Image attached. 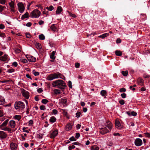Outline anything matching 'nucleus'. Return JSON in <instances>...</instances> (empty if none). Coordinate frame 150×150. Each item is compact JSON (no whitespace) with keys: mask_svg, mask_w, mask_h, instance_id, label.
I'll return each mask as SVG.
<instances>
[{"mask_svg":"<svg viewBox=\"0 0 150 150\" xmlns=\"http://www.w3.org/2000/svg\"><path fill=\"white\" fill-rule=\"evenodd\" d=\"M53 87H57L63 91L65 88L67 87L66 83L62 80H57L52 82Z\"/></svg>","mask_w":150,"mask_h":150,"instance_id":"nucleus-1","label":"nucleus"},{"mask_svg":"<svg viewBox=\"0 0 150 150\" xmlns=\"http://www.w3.org/2000/svg\"><path fill=\"white\" fill-rule=\"evenodd\" d=\"M61 76H62V74L59 72L51 74L49 75L47 78V80L49 81L52 80L56 79L59 78Z\"/></svg>","mask_w":150,"mask_h":150,"instance_id":"nucleus-2","label":"nucleus"},{"mask_svg":"<svg viewBox=\"0 0 150 150\" xmlns=\"http://www.w3.org/2000/svg\"><path fill=\"white\" fill-rule=\"evenodd\" d=\"M40 12L38 9L34 10L30 13L32 18H38L40 15Z\"/></svg>","mask_w":150,"mask_h":150,"instance_id":"nucleus-3","label":"nucleus"},{"mask_svg":"<svg viewBox=\"0 0 150 150\" xmlns=\"http://www.w3.org/2000/svg\"><path fill=\"white\" fill-rule=\"evenodd\" d=\"M14 106L16 109H18L19 108L23 109L25 108V105L23 102L21 101L16 102L15 103Z\"/></svg>","mask_w":150,"mask_h":150,"instance_id":"nucleus-4","label":"nucleus"},{"mask_svg":"<svg viewBox=\"0 0 150 150\" xmlns=\"http://www.w3.org/2000/svg\"><path fill=\"white\" fill-rule=\"evenodd\" d=\"M18 6V9L19 12L22 13L24 11L25 8L23 5V3L22 2H20L17 4Z\"/></svg>","mask_w":150,"mask_h":150,"instance_id":"nucleus-5","label":"nucleus"},{"mask_svg":"<svg viewBox=\"0 0 150 150\" xmlns=\"http://www.w3.org/2000/svg\"><path fill=\"white\" fill-rule=\"evenodd\" d=\"M25 56L28 60L30 62H35L36 61V58L33 57L32 56L29 54H27Z\"/></svg>","mask_w":150,"mask_h":150,"instance_id":"nucleus-6","label":"nucleus"},{"mask_svg":"<svg viewBox=\"0 0 150 150\" xmlns=\"http://www.w3.org/2000/svg\"><path fill=\"white\" fill-rule=\"evenodd\" d=\"M134 144L137 146H139L142 144V140L139 138H137L135 140Z\"/></svg>","mask_w":150,"mask_h":150,"instance_id":"nucleus-7","label":"nucleus"},{"mask_svg":"<svg viewBox=\"0 0 150 150\" xmlns=\"http://www.w3.org/2000/svg\"><path fill=\"white\" fill-rule=\"evenodd\" d=\"M22 95L26 99H28L29 98V93L26 91L24 89H23V91L21 92Z\"/></svg>","mask_w":150,"mask_h":150,"instance_id":"nucleus-8","label":"nucleus"},{"mask_svg":"<svg viewBox=\"0 0 150 150\" xmlns=\"http://www.w3.org/2000/svg\"><path fill=\"white\" fill-rule=\"evenodd\" d=\"M100 133L102 134H104L109 132V131L106 127L101 128L100 129Z\"/></svg>","mask_w":150,"mask_h":150,"instance_id":"nucleus-9","label":"nucleus"},{"mask_svg":"<svg viewBox=\"0 0 150 150\" xmlns=\"http://www.w3.org/2000/svg\"><path fill=\"white\" fill-rule=\"evenodd\" d=\"M115 124L116 127L118 129H121L123 127V126L121 125L120 121L117 119L115 120Z\"/></svg>","mask_w":150,"mask_h":150,"instance_id":"nucleus-10","label":"nucleus"},{"mask_svg":"<svg viewBox=\"0 0 150 150\" xmlns=\"http://www.w3.org/2000/svg\"><path fill=\"white\" fill-rule=\"evenodd\" d=\"M9 5L10 6V7H11V11L14 13H15L16 11L14 9L15 8V7L14 3L13 1L11 0V2L9 3Z\"/></svg>","mask_w":150,"mask_h":150,"instance_id":"nucleus-11","label":"nucleus"},{"mask_svg":"<svg viewBox=\"0 0 150 150\" xmlns=\"http://www.w3.org/2000/svg\"><path fill=\"white\" fill-rule=\"evenodd\" d=\"M7 136V134L3 131H0V138L2 139H5Z\"/></svg>","mask_w":150,"mask_h":150,"instance_id":"nucleus-12","label":"nucleus"},{"mask_svg":"<svg viewBox=\"0 0 150 150\" xmlns=\"http://www.w3.org/2000/svg\"><path fill=\"white\" fill-rule=\"evenodd\" d=\"M58 131L57 130H55L50 134V137L51 138L54 139L58 134Z\"/></svg>","mask_w":150,"mask_h":150,"instance_id":"nucleus-13","label":"nucleus"},{"mask_svg":"<svg viewBox=\"0 0 150 150\" xmlns=\"http://www.w3.org/2000/svg\"><path fill=\"white\" fill-rule=\"evenodd\" d=\"M10 145L11 149V150H16V149L17 145L15 143L11 142Z\"/></svg>","mask_w":150,"mask_h":150,"instance_id":"nucleus-14","label":"nucleus"},{"mask_svg":"<svg viewBox=\"0 0 150 150\" xmlns=\"http://www.w3.org/2000/svg\"><path fill=\"white\" fill-rule=\"evenodd\" d=\"M105 125L108 127L110 130H111L112 128V124L110 121H108L106 123Z\"/></svg>","mask_w":150,"mask_h":150,"instance_id":"nucleus-15","label":"nucleus"},{"mask_svg":"<svg viewBox=\"0 0 150 150\" xmlns=\"http://www.w3.org/2000/svg\"><path fill=\"white\" fill-rule=\"evenodd\" d=\"M56 51H54L51 53V54L50 55V58L51 59H52L50 60L51 62H54V60H54L55 59V57L54 56V55Z\"/></svg>","mask_w":150,"mask_h":150,"instance_id":"nucleus-16","label":"nucleus"},{"mask_svg":"<svg viewBox=\"0 0 150 150\" xmlns=\"http://www.w3.org/2000/svg\"><path fill=\"white\" fill-rule=\"evenodd\" d=\"M9 125L11 128H14L15 126V122L14 120H11L9 122Z\"/></svg>","mask_w":150,"mask_h":150,"instance_id":"nucleus-17","label":"nucleus"},{"mask_svg":"<svg viewBox=\"0 0 150 150\" xmlns=\"http://www.w3.org/2000/svg\"><path fill=\"white\" fill-rule=\"evenodd\" d=\"M62 11V7L61 6H59L57 7V10L56 11V14H59Z\"/></svg>","mask_w":150,"mask_h":150,"instance_id":"nucleus-18","label":"nucleus"},{"mask_svg":"<svg viewBox=\"0 0 150 150\" xmlns=\"http://www.w3.org/2000/svg\"><path fill=\"white\" fill-rule=\"evenodd\" d=\"M139 84L141 86H143L144 84V80L141 78H139L137 80Z\"/></svg>","mask_w":150,"mask_h":150,"instance_id":"nucleus-19","label":"nucleus"},{"mask_svg":"<svg viewBox=\"0 0 150 150\" xmlns=\"http://www.w3.org/2000/svg\"><path fill=\"white\" fill-rule=\"evenodd\" d=\"M29 18V13L28 12H26L25 14L23 15L21 17L22 20H23L25 18Z\"/></svg>","mask_w":150,"mask_h":150,"instance_id":"nucleus-20","label":"nucleus"},{"mask_svg":"<svg viewBox=\"0 0 150 150\" xmlns=\"http://www.w3.org/2000/svg\"><path fill=\"white\" fill-rule=\"evenodd\" d=\"M57 120V119L54 116H52L50 117L49 120V121L50 122L52 123H53L55 122Z\"/></svg>","mask_w":150,"mask_h":150,"instance_id":"nucleus-21","label":"nucleus"},{"mask_svg":"<svg viewBox=\"0 0 150 150\" xmlns=\"http://www.w3.org/2000/svg\"><path fill=\"white\" fill-rule=\"evenodd\" d=\"M8 55L6 54H5L4 56H1L2 61L4 62L6 61L8 59Z\"/></svg>","mask_w":150,"mask_h":150,"instance_id":"nucleus-22","label":"nucleus"},{"mask_svg":"<svg viewBox=\"0 0 150 150\" xmlns=\"http://www.w3.org/2000/svg\"><path fill=\"white\" fill-rule=\"evenodd\" d=\"M66 130H70L72 128V125L70 123L68 124L66 126Z\"/></svg>","mask_w":150,"mask_h":150,"instance_id":"nucleus-23","label":"nucleus"},{"mask_svg":"<svg viewBox=\"0 0 150 150\" xmlns=\"http://www.w3.org/2000/svg\"><path fill=\"white\" fill-rule=\"evenodd\" d=\"M109 35V34L108 33H105L101 35H100L98 37L102 38V39H103L105 37H106L107 36H108Z\"/></svg>","mask_w":150,"mask_h":150,"instance_id":"nucleus-24","label":"nucleus"},{"mask_svg":"<svg viewBox=\"0 0 150 150\" xmlns=\"http://www.w3.org/2000/svg\"><path fill=\"white\" fill-rule=\"evenodd\" d=\"M51 29L54 31H56L57 30V27L54 24H53L50 27Z\"/></svg>","mask_w":150,"mask_h":150,"instance_id":"nucleus-25","label":"nucleus"},{"mask_svg":"<svg viewBox=\"0 0 150 150\" xmlns=\"http://www.w3.org/2000/svg\"><path fill=\"white\" fill-rule=\"evenodd\" d=\"M9 121L8 119L6 120L4 122H3V123L0 125L1 127H3L4 126H6Z\"/></svg>","mask_w":150,"mask_h":150,"instance_id":"nucleus-26","label":"nucleus"},{"mask_svg":"<svg viewBox=\"0 0 150 150\" xmlns=\"http://www.w3.org/2000/svg\"><path fill=\"white\" fill-rule=\"evenodd\" d=\"M115 54L117 56H121L122 55V52L118 50H117L115 51Z\"/></svg>","mask_w":150,"mask_h":150,"instance_id":"nucleus-27","label":"nucleus"},{"mask_svg":"<svg viewBox=\"0 0 150 150\" xmlns=\"http://www.w3.org/2000/svg\"><path fill=\"white\" fill-rule=\"evenodd\" d=\"M35 44L37 48L38 49H41V48L42 47L40 43L35 42Z\"/></svg>","mask_w":150,"mask_h":150,"instance_id":"nucleus-28","label":"nucleus"},{"mask_svg":"<svg viewBox=\"0 0 150 150\" xmlns=\"http://www.w3.org/2000/svg\"><path fill=\"white\" fill-rule=\"evenodd\" d=\"M100 94L102 96H104L106 94L107 92L105 90H103L101 91Z\"/></svg>","mask_w":150,"mask_h":150,"instance_id":"nucleus-29","label":"nucleus"},{"mask_svg":"<svg viewBox=\"0 0 150 150\" xmlns=\"http://www.w3.org/2000/svg\"><path fill=\"white\" fill-rule=\"evenodd\" d=\"M91 150H99V148L96 146L93 145L91 147Z\"/></svg>","mask_w":150,"mask_h":150,"instance_id":"nucleus-30","label":"nucleus"},{"mask_svg":"<svg viewBox=\"0 0 150 150\" xmlns=\"http://www.w3.org/2000/svg\"><path fill=\"white\" fill-rule=\"evenodd\" d=\"M62 112L63 113V115L66 116L67 118H68V113L64 110H62Z\"/></svg>","mask_w":150,"mask_h":150,"instance_id":"nucleus-31","label":"nucleus"},{"mask_svg":"<svg viewBox=\"0 0 150 150\" xmlns=\"http://www.w3.org/2000/svg\"><path fill=\"white\" fill-rule=\"evenodd\" d=\"M54 93L56 94H60L61 93L60 90L58 89H54Z\"/></svg>","mask_w":150,"mask_h":150,"instance_id":"nucleus-32","label":"nucleus"},{"mask_svg":"<svg viewBox=\"0 0 150 150\" xmlns=\"http://www.w3.org/2000/svg\"><path fill=\"white\" fill-rule=\"evenodd\" d=\"M39 38L41 40H44L45 39V37L43 34H41L39 35Z\"/></svg>","mask_w":150,"mask_h":150,"instance_id":"nucleus-33","label":"nucleus"},{"mask_svg":"<svg viewBox=\"0 0 150 150\" xmlns=\"http://www.w3.org/2000/svg\"><path fill=\"white\" fill-rule=\"evenodd\" d=\"M123 76H127L128 74V71H122L121 72Z\"/></svg>","mask_w":150,"mask_h":150,"instance_id":"nucleus-34","label":"nucleus"},{"mask_svg":"<svg viewBox=\"0 0 150 150\" xmlns=\"http://www.w3.org/2000/svg\"><path fill=\"white\" fill-rule=\"evenodd\" d=\"M14 118L15 119H16L18 121H19L21 119V115H16L14 116Z\"/></svg>","mask_w":150,"mask_h":150,"instance_id":"nucleus-35","label":"nucleus"},{"mask_svg":"<svg viewBox=\"0 0 150 150\" xmlns=\"http://www.w3.org/2000/svg\"><path fill=\"white\" fill-rule=\"evenodd\" d=\"M61 100L63 104H66L67 102V100L66 99L64 98H62L61 99Z\"/></svg>","mask_w":150,"mask_h":150,"instance_id":"nucleus-36","label":"nucleus"},{"mask_svg":"<svg viewBox=\"0 0 150 150\" xmlns=\"http://www.w3.org/2000/svg\"><path fill=\"white\" fill-rule=\"evenodd\" d=\"M48 100L46 99H43L42 100V103L44 104H46L48 102Z\"/></svg>","mask_w":150,"mask_h":150,"instance_id":"nucleus-37","label":"nucleus"},{"mask_svg":"<svg viewBox=\"0 0 150 150\" xmlns=\"http://www.w3.org/2000/svg\"><path fill=\"white\" fill-rule=\"evenodd\" d=\"M33 74H34V75L35 76H38V75H39V73L38 72L36 71L35 70H33Z\"/></svg>","mask_w":150,"mask_h":150,"instance_id":"nucleus-38","label":"nucleus"},{"mask_svg":"<svg viewBox=\"0 0 150 150\" xmlns=\"http://www.w3.org/2000/svg\"><path fill=\"white\" fill-rule=\"evenodd\" d=\"M20 60L21 62L24 63H26L28 62V61L25 59H21Z\"/></svg>","mask_w":150,"mask_h":150,"instance_id":"nucleus-39","label":"nucleus"},{"mask_svg":"<svg viewBox=\"0 0 150 150\" xmlns=\"http://www.w3.org/2000/svg\"><path fill=\"white\" fill-rule=\"evenodd\" d=\"M68 86L70 88H72V83L71 81H69L68 82Z\"/></svg>","mask_w":150,"mask_h":150,"instance_id":"nucleus-40","label":"nucleus"},{"mask_svg":"<svg viewBox=\"0 0 150 150\" xmlns=\"http://www.w3.org/2000/svg\"><path fill=\"white\" fill-rule=\"evenodd\" d=\"M69 140L71 141H76V139L74 136H72L69 139Z\"/></svg>","mask_w":150,"mask_h":150,"instance_id":"nucleus-41","label":"nucleus"},{"mask_svg":"<svg viewBox=\"0 0 150 150\" xmlns=\"http://www.w3.org/2000/svg\"><path fill=\"white\" fill-rule=\"evenodd\" d=\"M72 144L74 145H78L79 146L82 145V144H81L79 143L78 142H73V143H72Z\"/></svg>","mask_w":150,"mask_h":150,"instance_id":"nucleus-42","label":"nucleus"},{"mask_svg":"<svg viewBox=\"0 0 150 150\" xmlns=\"http://www.w3.org/2000/svg\"><path fill=\"white\" fill-rule=\"evenodd\" d=\"M58 113L57 110L56 109H54L52 110V114H54V115L57 114Z\"/></svg>","mask_w":150,"mask_h":150,"instance_id":"nucleus-43","label":"nucleus"},{"mask_svg":"<svg viewBox=\"0 0 150 150\" xmlns=\"http://www.w3.org/2000/svg\"><path fill=\"white\" fill-rule=\"evenodd\" d=\"M119 91L120 92H124L126 91V89L125 88H122L120 89Z\"/></svg>","mask_w":150,"mask_h":150,"instance_id":"nucleus-44","label":"nucleus"},{"mask_svg":"<svg viewBox=\"0 0 150 150\" xmlns=\"http://www.w3.org/2000/svg\"><path fill=\"white\" fill-rule=\"evenodd\" d=\"M15 71V70L13 69H8L7 72L8 73H12L14 72Z\"/></svg>","mask_w":150,"mask_h":150,"instance_id":"nucleus-45","label":"nucleus"},{"mask_svg":"<svg viewBox=\"0 0 150 150\" xmlns=\"http://www.w3.org/2000/svg\"><path fill=\"white\" fill-rule=\"evenodd\" d=\"M119 103L121 105H123L125 104V101L122 99H121L119 101Z\"/></svg>","mask_w":150,"mask_h":150,"instance_id":"nucleus-46","label":"nucleus"},{"mask_svg":"<svg viewBox=\"0 0 150 150\" xmlns=\"http://www.w3.org/2000/svg\"><path fill=\"white\" fill-rule=\"evenodd\" d=\"M28 123L29 126L32 125L33 124V120H30L28 122Z\"/></svg>","mask_w":150,"mask_h":150,"instance_id":"nucleus-47","label":"nucleus"},{"mask_svg":"<svg viewBox=\"0 0 150 150\" xmlns=\"http://www.w3.org/2000/svg\"><path fill=\"white\" fill-rule=\"evenodd\" d=\"M144 135L146 137H150V133L148 132H146L144 133Z\"/></svg>","mask_w":150,"mask_h":150,"instance_id":"nucleus-48","label":"nucleus"},{"mask_svg":"<svg viewBox=\"0 0 150 150\" xmlns=\"http://www.w3.org/2000/svg\"><path fill=\"white\" fill-rule=\"evenodd\" d=\"M137 115V113L134 111L132 112H131V116L132 115L133 116H136Z\"/></svg>","mask_w":150,"mask_h":150,"instance_id":"nucleus-49","label":"nucleus"},{"mask_svg":"<svg viewBox=\"0 0 150 150\" xmlns=\"http://www.w3.org/2000/svg\"><path fill=\"white\" fill-rule=\"evenodd\" d=\"M40 109L42 110H44L46 109V108L45 107V106L43 105L40 106Z\"/></svg>","mask_w":150,"mask_h":150,"instance_id":"nucleus-50","label":"nucleus"},{"mask_svg":"<svg viewBox=\"0 0 150 150\" xmlns=\"http://www.w3.org/2000/svg\"><path fill=\"white\" fill-rule=\"evenodd\" d=\"M0 37H1L4 38L6 37L5 33H1L0 30Z\"/></svg>","mask_w":150,"mask_h":150,"instance_id":"nucleus-51","label":"nucleus"},{"mask_svg":"<svg viewBox=\"0 0 150 150\" xmlns=\"http://www.w3.org/2000/svg\"><path fill=\"white\" fill-rule=\"evenodd\" d=\"M81 114V113L80 112H77L76 114V117L77 118H79V117H80Z\"/></svg>","mask_w":150,"mask_h":150,"instance_id":"nucleus-52","label":"nucleus"},{"mask_svg":"<svg viewBox=\"0 0 150 150\" xmlns=\"http://www.w3.org/2000/svg\"><path fill=\"white\" fill-rule=\"evenodd\" d=\"M3 115V112L2 110L1 107H0V117Z\"/></svg>","mask_w":150,"mask_h":150,"instance_id":"nucleus-53","label":"nucleus"},{"mask_svg":"<svg viewBox=\"0 0 150 150\" xmlns=\"http://www.w3.org/2000/svg\"><path fill=\"white\" fill-rule=\"evenodd\" d=\"M80 134L79 133H76V135H75V137L76 138V139H78L79 137H80Z\"/></svg>","mask_w":150,"mask_h":150,"instance_id":"nucleus-54","label":"nucleus"},{"mask_svg":"<svg viewBox=\"0 0 150 150\" xmlns=\"http://www.w3.org/2000/svg\"><path fill=\"white\" fill-rule=\"evenodd\" d=\"M122 98H125L126 97V94L125 93H122L121 94Z\"/></svg>","mask_w":150,"mask_h":150,"instance_id":"nucleus-55","label":"nucleus"},{"mask_svg":"<svg viewBox=\"0 0 150 150\" xmlns=\"http://www.w3.org/2000/svg\"><path fill=\"white\" fill-rule=\"evenodd\" d=\"M143 77L145 78H149L150 77V75L148 74H145L144 75Z\"/></svg>","mask_w":150,"mask_h":150,"instance_id":"nucleus-56","label":"nucleus"},{"mask_svg":"<svg viewBox=\"0 0 150 150\" xmlns=\"http://www.w3.org/2000/svg\"><path fill=\"white\" fill-rule=\"evenodd\" d=\"M26 38H30L31 37L30 34L29 33H26Z\"/></svg>","mask_w":150,"mask_h":150,"instance_id":"nucleus-57","label":"nucleus"},{"mask_svg":"<svg viewBox=\"0 0 150 150\" xmlns=\"http://www.w3.org/2000/svg\"><path fill=\"white\" fill-rule=\"evenodd\" d=\"M69 14L70 16H72L73 17L75 18L76 17V16L74 14H72L70 12H69Z\"/></svg>","mask_w":150,"mask_h":150,"instance_id":"nucleus-58","label":"nucleus"},{"mask_svg":"<svg viewBox=\"0 0 150 150\" xmlns=\"http://www.w3.org/2000/svg\"><path fill=\"white\" fill-rule=\"evenodd\" d=\"M54 8L53 6L51 5L49 7V11H52L53 9Z\"/></svg>","mask_w":150,"mask_h":150,"instance_id":"nucleus-59","label":"nucleus"},{"mask_svg":"<svg viewBox=\"0 0 150 150\" xmlns=\"http://www.w3.org/2000/svg\"><path fill=\"white\" fill-rule=\"evenodd\" d=\"M80 64L79 63H76L75 64V67L76 68H79V67Z\"/></svg>","mask_w":150,"mask_h":150,"instance_id":"nucleus-60","label":"nucleus"},{"mask_svg":"<svg viewBox=\"0 0 150 150\" xmlns=\"http://www.w3.org/2000/svg\"><path fill=\"white\" fill-rule=\"evenodd\" d=\"M121 42V39L120 38H118L117 39L116 41V42L117 43H120Z\"/></svg>","mask_w":150,"mask_h":150,"instance_id":"nucleus-61","label":"nucleus"},{"mask_svg":"<svg viewBox=\"0 0 150 150\" xmlns=\"http://www.w3.org/2000/svg\"><path fill=\"white\" fill-rule=\"evenodd\" d=\"M21 52V51L20 49L17 48L16 49V50H15V52L16 53H20Z\"/></svg>","mask_w":150,"mask_h":150,"instance_id":"nucleus-62","label":"nucleus"},{"mask_svg":"<svg viewBox=\"0 0 150 150\" xmlns=\"http://www.w3.org/2000/svg\"><path fill=\"white\" fill-rule=\"evenodd\" d=\"M5 0H0V3L2 4H5Z\"/></svg>","mask_w":150,"mask_h":150,"instance_id":"nucleus-63","label":"nucleus"},{"mask_svg":"<svg viewBox=\"0 0 150 150\" xmlns=\"http://www.w3.org/2000/svg\"><path fill=\"white\" fill-rule=\"evenodd\" d=\"M38 137L39 139H42V134H39L38 135Z\"/></svg>","mask_w":150,"mask_h":150,"instance_id":"nucleus-64","label":"nucleus"}]
</instances>
